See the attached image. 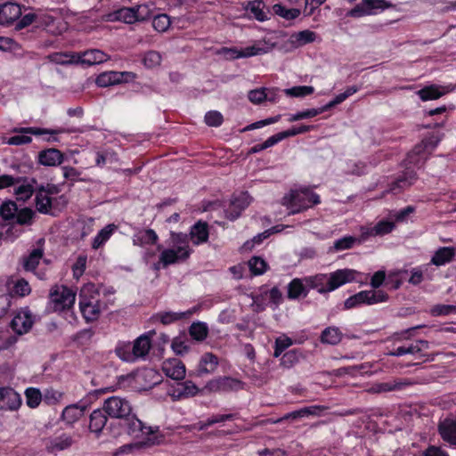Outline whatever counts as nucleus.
<instances>
[{"instance_id":"obj_1","label":"nucleus","mask_w":456,"mask_h":456,"mask_svg":"<svg viewBox=\"0 0 456 456\" xmlns=\"http://www.w3.org/2000/svg\"><path fill=\"white\" fill-rule=\"evenodd\" d=\"M124 421L127 434L134 439L142 441L140 444L123 446L122 452H129L133 447L152 446L162 442L163 436L159 434L158 427L147 426L133 414L128 415Z\"/></svg>"},{"instance_id":"obj_2","label":"nucleus","mask_w":456,"mask_h":456,"mask_svg":"<svg viewBox=\"0 0 456 456\" xmlns=\"http://www.w3.org/2000/svg\"><path fill=\"white\" fill-rule=\"evenodd\" d=\"M354 270L339 269L330 274L319 273L308 276L304 281L308 289H317L319 293L323 294L333 291L338 287L354 281Z\"/></svg>"},{"instance_id":"obj_3","label":"nucleus","mask_w":456,"mask_h":456,"mask_svg":"<svg viewBox=\"0 0 456 456\" xmlns=\"http://www.w3.org/2000/svg\"><path fill=\"white\" fill-rule=\"evenodd\" d=\"M151 348V342L148 335H141L133 344L119 343L115 353L119 359L126 362H134L139 360H145Z\"/></svg>"},{"instance_id":"obj_4","label":"nucleus","mask_w":456,"mask_h":456,"mask_svg":"<svg viewBox=\"0 0 456 456\" xmlns=\"http://www.w3.org/2000/svg\"><path fill=\"white\" fill-rule=\"evenodd\" d=\"M320 202V196L309 188L291 190L282 198V205L289 209L290 214L299 213Z\"/></svg>"},{"instance_id":"obj_5","label":"nucleus","mask_w":456,"mask_h":456,"mask_svg":"<svg viewBox=\"0 0 456 456\" xmlns=\"http://www.w3.org/2000/svg\"><path fill=\"white\" fill-rule=\"evenodd\" d=\"M14 133H19L21 134L14 135L7 139L5 142L9 145H23L30 143L32 138L27 134L33 135H43L49 134L50 136L46 139L48 142H59L58 134L63 133H74L75 129H66V128H57V129H47V128H40V127H16L12 130Z\"/></svg>"},{"instance_id":"obj_6","label":"nucleus","mask_w":456,"mask_h":456,"mask_svg":"<svg viewBox=\"0 0 456 456\" xmlns=\"http://www.w3.org/2000/svg\"><path fill=\"white\" fill-rule=\"evenodd\" d=\"M97 296L98 292L94 284H86L81 289L79 308L86 322L95 321L100 316L102 306Z\"/></svg>"},{"instance_id":"obj_7","label":"nucleus","mask_w":456,"mask_h":456,"mask_svg":"<svg viewBox=\"0 0 456 456\" xmlns=\"http://www.w3.org/2000/svg\"><path fill=\"white\" fill-rule=\"evenodd\" d=\"M50 304L55 312L69 309L75 303L76 293L66 286H54L49 295Z\"/></svg>"},{"instance_id":"obj_8","label":"nucleus","mask_w":456,"mask_h":456,"mask_svg":"<svg viewBox=\"0 0 456 456\" xmlns=\"http://www.w3.org/2000/svg\"><path fill=\"white\" fill-rule=\"evenodd\" d=\"M244 388V383L230 376H220L208 380L203 390L209 393L235 392Z\"/></svg>"},{"instance_id":"obj_9","label":"nucleus","mask_w":456,"mask_h":456,"mask_svg":"<svg viewBox=\"0 0 456 456\" xmlns=\"http://www.w3.org/2000/svg\"><path fill=\"white\" fill-rule=\"evenodd\" d=\"M104 411L111 418L125 419L132 412L129 401L119 396H111L104 401Z\"/></svg>"},{"instance_id":"obj_10","label":"nucleus","mask_w":456,"mask_h":456,"mask_svg":"<svg viewBox=\"0 0 456 456\" xmlns=\"http://www.w3.org/2000/svg\"><path fill=\"white\" fill-rule=\"evenodd\" d=\"M191 255L189 245H177L176 248L164 249L160 256V263L163 268L175 264L180 261L186 260Z\"/></svg>"},{"instance_id":"obj_11","label":"nucleus","mask_w":456,"mask_h":456,"mask_svg":"<svg viewBox=\"0 0 456 456\" xmlns=\"http://www.w3.org/2000/svg\"><path fill=\"white\" fill-rule=\"evenodd\" d=\"M55 193H57V188L54 185H48L47 189L41 187L36 192L35 203L37 210L42 214L53 215V199L51 195Z\"/></svg>"},{"instance_id":"obj_12","label":"nucleus","mask_w":456,"mask_h":456,"mask_svg":"<svg viewBox=\"0 0 456 456\" xmlns=\"http://www.w3.org/2000/svg\"><path fill=\"white\" fill-rule=\"evenodd\" d=\"M436 141L433 138L424 139L421 143L415 146V148L408 154L406 159L407 165L419 167L424 161L426 157L424 151L430 149L433 150L436 145Z\"/></svg>"},{"instance_id":"obj_13","label":"nucleus","mask_w":456,"mask_h":456,"mask_svg":"<svg viewBox=\"0 0 456 456\" xmlns=\"http://www.w3.org/2000/svg\"><path fill=\"white\" fill-rule=\"evenodd\" d=\"M74 443L72 436L62 433L59 436H50L44 440L45 448L47 452L57 454L58 452L69 449Z\"/></svg>"},{"instance_id":"obj_14","label":"nucleus","mask_w":456,"mask_h":456,"mask_svg":"<svg viewBox=\"0 0 456 456\" xmlns=\"http://www.w3.org/2000/svg\"><path fill=\"white\" fill-rule=\"evenodd\" d=\"M392 4L384 0H363L349 12L351 17H362L375 13V10H384Z\"/></svg>"},{"instance_id":"obj_15","label":"nucleus","mask_w":456,"mask_h":456,"mask_svg":"<svg viewBox=\"0 0 456 456\" xmlns=\"http://www.w3.org/2000/svg\"><path fill=\"white\" fill-rule=\"evenodd\" d=\"M21 405L20 395L11 387H0V410L16 411Z\"/></svg>"},{"instance_id":"obj_16","label":"nucleus","mask_w":456,"mask_h":456,"mask_svg":"<svg viewBox=\"0 0 456 456\" xmlns=\"http://www.w3.org/2000/svg\"><path fill=\"white\" fill-rule=\"evenodd\" d=\"M250 203V196L247 191L240 192L234 195L231 200L229 208L226 210V216L229 219L234 220L238 218L242 210H244Z\"/></svg>"},{"instance_id":"obj_17","label":"nucleus","mask_w":456,"mask_h":456,"mask_svg":"<svg viewBox=\"0 0 456 456\" xmlns=\"http://www.w3.org/2000/svg\"><path fill=\"white\" fill-rule=\"evenodd\" d=\"M162 370L167 377L175 380L183 379L186 374L184 364L176 358L164 361L162 363Z\"/></svg>"},{"instance_id":"obj_18","label":"nucleus","mask_w":456,"mask_h":456,"mask_svg":"<svg viewBox=\"0 0 456 456\" xmlns=\"http://www.w3.org/2000/svg\"><path fill=\"white\" fill-rule=\"evenodd\" d=\"M413 383L408 379H395L386 382L374 384L370 391L373 393H387L394 391H401Z\"/></svg>"},{"instance_id":"obj_19","label":"nucleus","mask_w":456,"mask_h":456,"mask_svg":"<svg viewBox=\"0 0 456 456\" xmlns=\"http://www.w3.org/2000/svg\"><path fill=\"white\" fill-rule=\"evenodd\" d=\"M219 365L218 357L213 353L207 352L200 356L197 366V374L200 377L213 374Z\"/></svg>"},{"instance_id":"obj_20","label":"nucleus","mask_w":456,"mask_h":456,"mask_svg":"<svg viewBox=\"0 0 456 456\" xmlns=\"http://www.w3.org/2000/svg\"><path fill=\"white\" fill-rule=\"evenodd\" d=\"M438 433L444 442L456 446V417L446 418L440 421Z\"/></svg>"},{"instance_id":"obj_21","label":"nucleus","mask_w":456,"mask_h":456,"mask_svg":"<svg viewBox=\"0 0 456 456\" xmlns=\"http://www.w3.org/2000/svg\"><path fill=\"white\" fill-rule=\"evenodd\" d=\"M21 15L20 6L8 2L0 5V24L9 25Z\"/></svg>"},{"instance_id":"obj_22","label":"nucleus","mask_w":456,"mask_h":456,"mask_svg":"<svg viewBox=\"0 0 456 456\" xmlns=\"http://www.w3.org/2000/svg\"><path fill=\"white\" fill-rule=\"evenodd\" d=\"M31 314L28 312H19L11 322V328L18 335L27 333L32 327Z\"/></svg>"},{"instance_id":"obj_23","label":"nucleus","mask_w":456,"mask_h":456,"mask_svg":"<svg viewBox=\"0 0 456 456\" xmlns=\"http://www.w3.org/2000/svg\"><path fill=\"white\" fill-rule=\"evenodd\" d=\"M79 57L77 64L95 65L102 63L110 59V56L99 49H90L77 53Z\"/></svg>"},{"instance_id":"obj_24","label":"nucleus","mask_w":456,"mask_h":456,"mask_svg":"<svg viewBox=\"0 0 456 456\" xmlns=\"http://www.w3.org/2000/svg\"><path fill=\"white\" fill-rule=\"evenodd\" d=\"M64 161L62 152L55 148L41 151L38 154V162L45 167H56Z\"/></svg>"},{"instance_id":"obj_25","label":"nucleus","mask_w":456,"mask_h":456,"mask_svg":"<svg viewBox=\"0 0 456 456\" xmlns=\"http://www.w3.org/2000/svg\"><path fill=\"white\" fill-rule=\"evenodd\" d=\"M200 392L199 387L191 381L186 380L173 389L170 395L173 400L178 401L185 398L193 397Z\"/></svg>"},{"instance_id":"obj_26","label":"nucleus","mask_w":456,"mask_h":456,"mask_svg":"<svg viewBox=\"0 0 456 456\" xmlns=\"http://www.w3.org/2000/svg\"><path fill=\"white\" fill-rule=\"evenodd\" d=\"M429 348V343L427 340H417L415 343H411L408 346H398L394 351L389 352L388 355L401 356L403 354H420L423 350Z\"/></svg>"},{"instance_id":"obj_27","label":"nucleus","mask_w":456,"mask_h":456,"mask_svg":"<svg viewBox=\"0 0 456 456\" xmlns=\"http://www.w3.org/2000/svg\"><path fill=\"white\" fill-rule=\"evenodd\" d=\"M308 287L304 279L295 278L288 284V297L295 300L305 297L308 294Z\"/></svg>"},{"instance_id":"obj_28","label":"nucleus","mask_w":456,"mask_h":456,"mask_svg":"<svg viewBox=\"0 0 456 456\" xmlns=\"http://www.w3.org/2000/svg\"><path fill=\"white\" fill-rule=\"evenodd\" d=\"M86 407L77 403L68 405L64 408L61 419L68 425L77 421L85 413Z\"/></svg>"},{"instance_id":"obj_29","label":"nucleus","mask_w":456,"mask_h":456,"mask_svg":"<svg viewBox=\"0 0 456 456\" xmlns=\"http://www.w3.org/2000/svg\"><path fill=\"white\" fill-rule=\"evenodd\" d=\"M343 333L339 328L330 326L324 329L320 336V341L322 344L336 346L339 344L343 338Z\"/></svg>"},{"instance_id":"obj_30","label":"nucleus","mask_w":456,"mask_h":456,"mask_svg":"<svg viewBox=\"0 0 456 456\" xmlns=\"http://www.w3.org/2000/svg\"><path fill=\"white\" fill-rule=\"evenodd\" d=\"M362 304L375 305L386 302L388 295L383 290H362L358 292Z\"/></svg>"},{"instance_id":"obj_31","label":"nucleus","mask_w":456,"mask_h":456,"mask_svg":"<svg viewBox=\"0 0 456 456\" xmlns=\"http://www.w3.org/2000/svg\"><path fill=\"white\" fill-rule=\"evenodd\" d=\"M104 410L96 409L90 414L89 428L92 432L99 434L107 423V416Z\"/></svg>"},{"instance_id":"obj_32","label":"nucleus","mask_w":456,"mask_h":456,"mask_svg":"<svg viewBox=\"0 0 456 456\" xmlns=\"http://www.w3.org/2000/svg\"><path fill=\"white\" fill-rule=\"evenodd\" d=\"M455 255V250L451 247H443L437 249L431 258V264L440 266L452 261Z\"/></svg>"},{"instance_id":"obj_33","label":"nucleus","mask_w":456,"mask_h":456,"mask_svg":"<svg viewBox=\"0 0 456 456\" xmlns=\"http://www.w3.org/2000/svg\"><path fill=\"white\" fill-rule=\"evenodd\" d=\"M117 229L118 227L114 224H110L103 227L93 240L92 248L94 249H98L101 248L110 240Z\"/></svg>"},{"instance_id":"obj_34","label":"nucleus","mask_w":456,"mask_h":456,"mask_svg":"<svg viewBox=\"0 0 456 456\" xmlns=\"http://www.w3.org/2000/svg\"><path fill=\"white\" fill-rule=\"evenodd\" d=\"M157 240L158 235L151 229L140 231L137 233H135L133 237V243L135 246L155 244Z\"/></svg>"},{"instance_id":"obj_35","label":"nucleus","mask_w":456,"mask_h":456,"mask_svg":"<svg viewBox=\"0 0 456 456\" xmlns=\"http://www.w3.org/2000/svg\"><path fill=\"white\" fill-rule=\"evenodd\" d=\"M417 179L416 172L411 167H407L403 175L400 176L395 183L391 191L395 192L396 188L404 189L411 186Z\"/></svg>"},{"instance_id":"obj_36","label":"nucleus","mask_w":456,"mask_h":456,"mask_svg":"<svg viewBox=\"0 0 456 456\" xmlns=\"http://www.w3.org/2000/svg\"><path fill=\"white\" fill-rule=\"evenodd\" d=\"M245 9L250 16L259 21H265L267 20L266 12L264 10L265 4L261 0H254L248 2Z\"/></svg>"},{"instance_id":"obj_37","label":"nucleus","mask_w":456,"mask_h":456,"mask_svg":"<svg viewBox=\"0 0 456 456\" xmlns=\"http://www.w3.org/2000/svg\"><path fill=\"white\" fill-rule=\"evenodd\" d=\"M316 38V34L309 29H305L294 33L290 37V42L295 47H300L306 44L313 43Z\"/></svg>"},{"instance_id":"obj_38","label":"nucleus","mask_w":456,"mask_h":456,"mask_svg":"<svg viewBox=\"0 0 456 456\" xmlns=\"http://www.w3.org/2000/svg\"><path fill=\"white\" fill-rule=\"evenodd\" d=\"M190 234L195 244L206 242L208 238V229L207 223L199 221L192 226Z\"/></svg>"},{"instance_id":"obj_39","label":"nucleus","mask_w":456,"mask_h":456,"mask_svg":"<svg viewBox=\"0 0 456 456\" xmlns=\"http://www.w3.org/2000/svg\"><path fill=\"white\" fill-rule=\"evenodd\" d=\"M47 58L50 61L61 65L77 64L79 60L77 53H53L48 55Z\"/></svg>"},{"instance_id":"obj_40","label":"nucleus","mask_w":456,"mask_h":456,"mask_svg":"<svg viewBox=\"0 0 456 456\" xmlns=\"http://www.w3.org/2000/svg\"><path fill=\"white\" fill-rule=\"evenodd\" d=\"M323 409H324L323 407L317 406V405L305 407L300 410L294 411L285 414L283 417H281V419L291 420V421L297 420V419L304 418L305 416L315 415V414H317V411H321Z\"/></svg>"},{"instance_id":"obj_41","label":"nucleus","mask_w":456,"mask_h":456,"mask_svg":"<svg viewBox=\"0 0 456 456\" xmlns=\"http://www.w3.org/2000/svg\"><path fill=\"white\" fill-rule=\"evenodd\" d=\"M273 12L286 20H293L297 19L301 11L297 8H287L281 4H275L273 6Z\"/></svg>"},{"instance_id":"obj_42","label":"nucleus","mask_w":456,"mask_h":456,"mask_svg":"<svg viewBox=\"0 0 456 456\" xmlns=\"http://www.w3.org/2000/svg\"><path fill=\"white\" fill-rule=\"evenodd\" d=\"M189 333L193 339L203 341L208 337V327L205 322H193L189 329Z\"/></svg>"},{"instance_id":"obj_43","label":"nucleus","mask_w":456,"mask_h":456,"mask_svg":"<svg viewBox=\"0 0 456 456\" xmlns=\"http://www.w3.org/2000/svg\"><path fill=\"white\" fill-rule=\"evenodd\" d=\"M118 71H107L100 74L95 80V83L100 87H107L112 85L118 84Z\"/></svg>"},{"instance_id":"obj_44","label":"nucleus","mask_w":456,"mask_h":456,"mask_svg":"<svg viewBox=\"0 0 456 456\" xmlns=\"http://www.w3.org/2000/svg\"><path fill=\"white\" fill-rule=\"evenodd\" d=\"M18 212V207L12 200H7L0 206V216L5 221L15 219Z\"/></svg>"},{"instance_id":"obj_45","label":"nucleus","mask_w":456,"mask_h":456,"mask_svg":"<svg viewBox=\"0 0 456 456\" xmlns=\"http://www.w3.org/2000/svg\"><path fill=\"white\" fill-rule=\"evenodd\" d=\"M43 256V250L41 248H35L31 251L28 256L24 258L23 267L26 271H33L39 264Z\"/></svg>"},{"instance_id":"obj_46","label":"nucleus","mask_w":456,"mask_h":456,"mask_svg":"<svg viewBox=\"0 0 456 456\" xmlns=\"http://www.w3.org/2000/svg\"><path fill=\"white\" fill-rule=\"evenodd\" d=\"M118 155L113 150L107 149L105 151L96 152L95 163L98 167H103L108 162L115 163L118 162Z\"/></svg>"},{"instance_id":"obj_47","label":"nucleus","mask_w":456,"mask_h":456,"mask_svg":"<svg viewBox=\"0 0 456 456\" xmlns=\"http://www.w3.org/2000/svg\"><path fill=\"white\" fill-rule=\"evenodd\" d=\"M26 403L30 408H37L42 400H44L43 395L40 390L35 387L27 388L25 391Z\"/></svg>"},{"instance_id":"obj_48","label":"nucleus","mask_w":456,"mask_h":456,"mask_svg":"<svg viewBox=\"0 0 456 456\" xmlns=\"http://www.w3.org/2000/svg\"><path fill=\"white\" fill-rule=\"evenodd\" d=\"M422 101L436 100L440 98L444 93L439 90L436 86H426L417 92Z\"/></svg>"},{"instance_id":"obj_49","label":"nucleus","mask_w":456,"mask_h":456,"mask_svg":"<svg viewBox=\"0 0 456 456\" xmlns=\"http://www.w3.org/2000/svg\"><path fill=\"white\" fill-rule=\"evenodd\" d=\"M35 216L36 213L31 208H21L20 210H18L15 216L16 223L20 225H31L33 224Z\"/></svg>"},{"instance_id":"obj_50","label":"nucleus","mask_w":456,"mask_h":456,"mask_svg":"<svg viewBox=\"0 0 456 456\" xmlns=\"http://www.w3.org/2000/svg\"><path fill=\"white\" fill-rule=\"evenodd\" d=\"M248 265L254 275H261L267 269L266 262L260 256L251 257L248 262Z\"/></svg>"},{"instance_id":"obj_51","label":"nucleus","mask_w":456,"mask_h":456,"mask_svg":"<svg viewBox=\"0 0 456 456\" xmlns=\"http://www.w3.org/2000/svg\"><path fill=\"white\" fill-rule=\"evenodd\" d=\"M171 20L168 15L165 13L154 16L152 20V27L158 32H165L170 27Z\"/></svg>"},{"instance_id":"obj_52","label":"nucleus","mask_w":456,"mask_h":456,"mask_svg":"<svg viewBox=\"0 0 456 456\" xmlns=\"http://www.w3.org/2000/svg\"><path fill=\"white\" fill-rule=\"evenodd\" d=\"M395 225L394 222L381 220L378 222L374 226H372V233L376 234L377 236H383L390 233L395 229Z\"/></svg>"},{"instance_id":"obj_53","label":"nucleus","mask_w":456,"mask_h":456,"mask_svg":"<svg viewBox=\"0 0 456 456\" xmlns=\"http://www.w3.org/2000/svg\"><path fill=\"white\" fill-rule=\"evenodd\" d=\"M300 354L297 350L293 349L285 353L281 358V365L286 369L291 368L298 362Z\"/></svg>"},{"instance_id":"obj_54","label":"nucleus","mask_w":456,"mask_h":456,"mask_svg":"<svg viewBox=\"0 0 456 456\" xmlns=\"http://www.w3.org/2000/svg\"><path fill=\"white\" fill-rule=\"evenodd\" d=\"M284 92L289 96L304 97L312 94L314 92V88L310 86H299L285 89Z\"/></svg>"},{"instance_id":"obj_55","label":"nucleus","mask_w":456,"mask_h":456,"mask_svg":"<svg viewBox=\"0 0 456 456\" xmlns=\"http://www.w3.org/2000/svg\"><path fill=\"white\" fill-rule=\"evenodd\" d=\"M161 62V55L157 51L147 52L143 58L142 63L146 68L152 69L159 66Z\"/></svg>"},{"instance_id":"obj_56","label":"nucleus","mask_w":456,"mask_h":456,"mask_svg":"<svg viewBox=\"0 0 456 456\" xmlns=\"http://www.w3.org/2000/svg\"><path fill=\"white\" fill-rule=\"evenodd\" d=\"M116 19L127 24L136 21L134 8H122L116 12Z\"/></svg>"},{"instance_id":"obj_57","label":"nucleus","mask_w":456,"mask_h":456,"mask_svg":"<svg viewBox=\"0 0 456 456\" xmlns=\"http://www.w3.org/2000/svg\"><path fill=\"white\" fill-rule=\"evenodd\" d=\"M272 49V46H258V45H251L245 48H241L242 54L240 55L242 58L260 55L264 53H267Z\"/></svg>"},{"instance_id":"obj_58","label":"nucleus","mask_w":456,"mask_h":456,"mask_svg":"<svg viewBox=\"0 0 456 456\" xmlns=\"http://www.w3.org/2000/svg\"><path fill=\"white\" fill-rule=\"evenodd\" d=\"M357 239L353 236H345L334 241L333 248L336 251L352 248Z\"/></svg>"},{"instance_id":"obj_59","label":"nucleus","mask_w":456,"mask_h":456,"mask_svg":"<svg viewBox=\"0 0 456 456\" xmlns=\"http://www.w3.org/2000/svg\"><path fill=\"white\" fill-rule=\"evenodd\" d=\"M186 313L164 312L158 314L156 318L159 320L163 324H170L183 318L186 316Z\"/></svg>"},{"instance_id":"obj_60","label":"nucleus","mask_w":456,"mask_h":456,"mask_svg":"<svg viewBox=\"0 0 456 456\" xmlns=\"http://www.w3.org/2000/svg\"><path fill=\"white\" fill-rule=\"evenodd\" d=\"M63 395L64 394L61 391L48 388L45 391L43 397L45 403L55 404L62 400Z\"/></svg>"},{"instance_id":"obj_61","label":"nucleus","mask_w":456,"mask_h":456,"mask_svg":"<svg viewBox=\"0 0 456 456\" xmlns=\"http://www.w3.org/2000/svg\"><path fill=\"white\" fill-rule=\"evenodd\" d=\"M34 192V189L30 184H21L14 189V194L17 200L26 201Z\"/></svg>"},{"instance_id":"obj_62","label":"nucleus","mask_w":456,"mask_h":456,"mask_svg":"<svg viewBox=\"0 0 456 456\" xmlns=\"http://www.w3.org/2000/svg\"><path fill=\"white\" fill-rule=\"evenodd\" d=\"M223 116L219 111L211 110L206 113L205 122L209 126H219L223 123Z\"/></svg>"},{"instance_id":"obj_63","label":"nucleus","mask_w":456,"mask_h":456,"mask_svg":"<svg viewBox=\"0 0 456 456\" xmlns=\"http://www.w3.org/2000/svg\"><path fill=\"white\" fill-rule=\"evenodd\" d=\"M319 114H322L320 108L319 109H310V110L299 111L296 114L291 115L290 118H289V120L290 122L297 121L300 119L314 118Z\"/></svg>"},{"instance_id":"obj_64","label":"nucleus","mask_w":456,"mask_h":456,"mask_svg":"<svg viewBox=\"0 0 456 456\" xmlns=\"http://www.w3.org/2000/svg\"><path fill=\"white\" fill-rule=\"evenodd\" d=\"M366 166L363 162L348 161L346 163V173L355 175L364 174Z\"/></svg>"}]
</instances>
